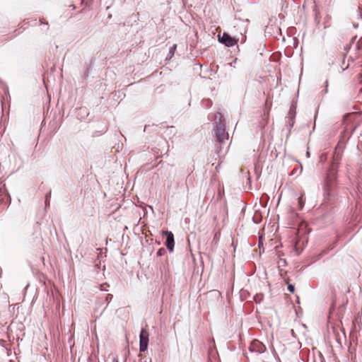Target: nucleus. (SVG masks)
Returning a JSON list of instances; mask_svg holds the SVG:
<instances>
[{
	"instance_id": "nucleus-15",
	"label": "nucleus",
	"mask_w": 362,
	"mask_h": 362,
	"mask_svg": "<svg viewBox=\"0 0 362 362\" xmlns=\"http://www.w3.org/2000/svg\"><path fill=\"white\" fill-rule=\"evenodd\" d=\"M40 23H41V24H45L46 25H48V23L47 21H44L43 19L40 20Z\"/></svg>"
},
{
	"instance_id": "nucleus-6",
	"label": "nucleus",
	"mask_w": 362,
	"mask_h": 362,
	"mask_svg": "<svg viewBox=\"0 0 362 362\" xmlns=\"http://www.w3.org/2000/svg\"><path fill=\"white\" fill-rule=\"evenodd\" d=\"M166 236L165 246L170 252H173L175 245L174 235L172 232L166 230L164 232Z\"/></svg>"
},
{
	"instance_id": "nucleus-1",
	"label": "nucleus",
	"mask_w": 362,
	"mask_h": 362,
	"mask_svg": "<svg viewBox=\"0 0 362 362\" xmlns=\"http://www.w3.org/2000/svg\"><path fill=\"white\" fill-rule=\"evenodd\" d=\"M217 119L218 122H216L215 136L216 141L221 144L228 139V136L226 133L225 120L222 114L219 112L215 115V120Z\"/></svg>"
},
{
	"instance_id": "nucleus-5",
	"label": "nucleus",
	"mask_w": 362,
	"mask_h": 362,
	"mask_svg": "<svg viewBox=\"0 0 362 362\" xmlns=\"http://www.w3.org/2000/svg\"><path fill=\"white\" fill-rule=\"evenodd\" d=\"M249 349L252 352H256L257 354H262L266 351V346L259 340H253L249 347Z\"/></svg>"
},
{
	"instance_id": "nucleus-2",
	"label": "nucleus",
	"mask_w": 362,
	"mask_h": 362,
	"mask_svg": "<svg viewBox=\"0 0 362 362\" xmlns=\"http://www.w3.org/2000/svg\"><path fill=\"white\" fill-rule=\"evenodd\" d=\"M337 180L336 171L334 169V165L329 170L327 174V177L325 181V187L324 189L327 195L330 194V192L332 187L334 186L335 182Z\"/></svg>"
},
{
	"instance_id": "nucleus-7",
	"label": "nucleus",
	"mask_w": 362,
	"mask_h": 362,
	"mask_svg": "<svg viewBox=\"0 0 362 362\" xmlns=\"http://www.w3.org/2000/svg\"><path fill=\"white\" fill-rule=\"evenodd\" d=\"M342 148H343V143H342V141H340L338 143V144L334 150V157L336 160H337L340 158L341 153L342 152Z\"/></svg>"
},
{
	"instance_id": "nucleus-13",
	"label": "nucleus",
	"mask_w": 362,
	"mask_h": 362,
	"mask_svg": "<svg viewBox=\"0 0 362 362\" xmlns=\"http://www.w3.org/2000/svg\"><path fill=\"white\" fill-rule=\"evenodd\" d=\"M50 197H51V192H49L46 194V197H45V199H46V201H47V202H48V199H49Z\"/></svg>"
},
{
	"instance_id": "nucleus-10",
	"label": "nucleus",
	"mask_w": 362,
	"mask_h": 362,
	"mask_svg": "<svg viewBox=\"0 0 362 362\" xmlns=\"http://www.w3.org/2000/svg\"><path fill=\"white\" fill-rule=\"evenodd\" d=\"M166 251L165 249L163 247L160 248L157 252V256L161 257L165 254Z\"/></svg>"
},
{
	"instance_id": "nucleus-8",
	"label": "nucleus",
	"mask_w": 362,
	"mask_h": 362,
	"mask_svg": "<svg viewBox=\"0 0 362 362\" xmlns=\"http://www.w3.org/2000/svg\"><path fill=\"white\" fill-rule=\"evenodd\" d=\"M305 199L304 197V194H301L299 197H298V205H299V207L300 209H303L304 204H305Z\"/></svg>"
},
{
	"instance_id": "nucleus-14",
	"label": "nucleus",
	"mask_w": 362,
	"mask_h": 362,
	"mask_svg": "<svg viewBox=\"0 0 362 362\" xmlns=\"http://www.w3.org/2000/svg\"><path fill=\"white\" fill-rule=\"evenodd\" d=\"M112 297H113V296H112V294H107V297H106V300H112Z\"/></svg>"
},
{
	"instance_id": "nucleus-4",
	"label": "nucleus",
	"mask_w": 362,
	"mask_h": 362,
	"mask_svg": "<svg viewBox=\"0 0 362 362\" xmlns=\"http://www.w3.org/2000/svg\"><path fill=\"white\" fill-rule=\"evenodd\" d=\"M218 41L227 47H233L238 42V40L226 33H223L222 35L218 34Z\"/></svg>"
},
{
	"instance_id": "nucleus-19",
	"label": "nucleus",
	"mask_w": 362,
	"mask_h": 362,
	"mask_svg": "<svg viewBox=\"0 0 362 362\" xmlns=\"http://www.w3.org/2000/svg\"><path fill=\"white\" fill-rule=\"evenodd\" d=\"M346 131V129L344 130V132L342 133L341 137H344V134H345Z\"/></svg>"
},
{
	"instance_id": "nucleus-17",
	"label": "nucleus",
	"mask_w": 362,
	"mask_h": 362,
	"mask_svg": "<svg viewBox=\"0 0 362 362\" xmlns=\"http://www.w3.org/2000/svg\"><path fill=\"white\" fill-rule=\"evenodd\" d=\"M212 352H213L212 349H209V360H211V356L213 354Z\"/></svg>"
},
{
	"instance_id": "nucleus-3",
	"label": "nucleus",
	"mask_w": 362,
	"mask_h": 362,
	"mask_svg": "<svg viewBox=\"0 0 362 362\" xmlns=\"http://www.w3.org/2000/svg\"><path fill=\"white\" fill-rule=\"evenodd\" d=\"M148 332L142 328L139 334V351L144 352L146 351L148 344Z\"/></svg>"
},
{
	"instance_id": "nucleus-20",
	"label": "nucleus",
	"mask_w": 362,
	"mask_h": 362,
	"mask_svg": "<svg viewBox=\"0 0 362 362\" xmlns=\"http://www.w3.org/2000/svg\"><path fill=\"white\" fill-rule=\"evenodd\" d=\"M360 92L362 93V88L360 89Z\"/></svg>"
},
{
	"instance_id": "nucleus-12",
	"label": "nucleus",
	"mask_w": 362,
	"mask_h": 362,
	"mask_svg": "<svg viewBox=\"0 0 362 362\" xmlns=\"http://www.w3.org/2000/svg\"><path fill=\"white\" fill-rule=\"evenodd\" d=\"M288 291H289V292H291V293H293V292H294V291H295V287H294V286H293V285H292V284H288Z\"/></svg>"
},
{
	"instance_id": "nucleus-16",
	"label": "nucleus",
	"mask_w": 362,
	"mask_h": 362,
	"mask_svg": "<svg viewBox=\"0 0 362 362\" xmlns=\"http://www.w3.org/2000/svg\"><path fill=\"white\" fill-rule=\"evenodd\" d=\"M327 252L325 250V251H323L322 253H320V254L319 255V256H320V257H321L322 255H324L325 254H327Z\"/></svg>"
},
{
	"instance_id": "nucleus-18",
	"label": "nucleus",
	"mask_w": 362,
	"mask_h": 362,
	"mask_svg": "<svg viewBox=\"0 0 362 362\" xmlns=\"http://www.w3.org/2000/svg\"><path fill=\"white\" fill-rule=\"evenodd\" d=\"M49 204V199H48V202L45 200V205L47 206Z\"/></svg>"
},
{
	"instance_id": "nucleus-9",
	"label": "nucleus",
	"mask_w": 362,
	"mask_h": 362,
	"mask_svg": "<svg viewBox=\"0 0 362 362\" xmlns=\"http://www.w3.org/2000/svg\"><path fill=\"white\" fill-rule=\"evenodd\" d=\"M176 47H177L176 45H173L172 47H170L168 56L169 58H171L174 55L175 51L176 49Z\"/></svg>"
},
{
	"instance_id": "nucleus-11",
	"label": "nucleus",
	"mask_w": 362,
	"mask_h": 362,
	"mask_svg": "<svg viewBox=\"0 0 362 362\" xmlns=\"http://www.w3.org/2000/svg\"><path fill=\"white\" fill-rule=\"evenodd\" d=\"M361 3H360L358 5V16H359L360 18L362 19V0H361Z\"/></svg>"
}]
</instances>
